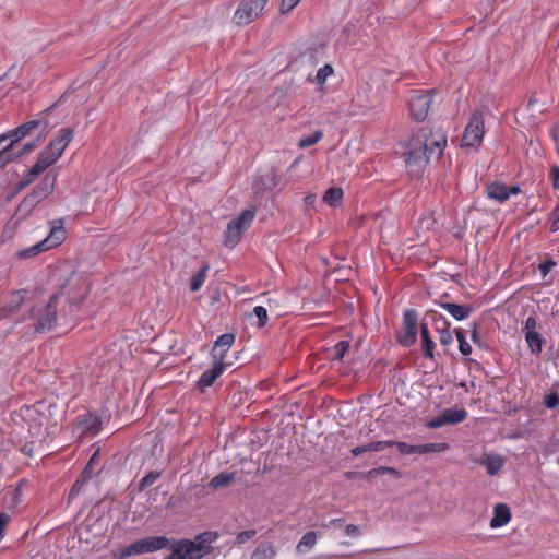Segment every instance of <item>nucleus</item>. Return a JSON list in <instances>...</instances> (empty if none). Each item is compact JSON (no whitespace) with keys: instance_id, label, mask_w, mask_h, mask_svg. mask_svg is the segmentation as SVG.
I'll return each instance as SVG.
<instances>
[{"instance_id":"21","label":"nucleus","mask_w":559,"mask_h":559,"mask_svg":"<svg viewBox=\"0 0 559 559\" xmlns=\"http://www.w3.org/2000/svg\"><path fill=\"white\" fill-rule=\"evenodd\" d=\"M474 462L484 466L491 476L497 475L503 466V459L499 454H485L483 459Z\"/></svg>"},{"instance_id":"48","label":"nucleus","mask_w":559,"mask_h":559,"mask_svg":"<svg viewBox=\"0 0 559 559\" xmlns=\"http://www.w3.org/2000/svg\"><path fill=\"white\" fill-rule=\"evenodd\" d=\"M39 157L48 163L51 166L55 162L58 160L59 156H57L51 150L46 147L40 154Z\"/></svg>"},{"instance_id":"28","label":"nucleus","mask_w":559,"mask_h":559,"mask_svg":"<svg viewBox=\"0 0 559 559\" xmlns=\"http://www.w3.org/2000/svg\"><path fill=\"white\" fill-rule=\"evenodd\" d=\"M317 538H318L317 532H314V531L307 532L300 538V540L298 542V544L296 546L297 552L304 554V552L312 549L317 544Z\"/></svg>"},{"instance_id":"49","label":"nucleus","mask_w":559,"mask_h":559,"mask_svg":"<svg viewBox=\"0 0 559 559\" xmlns=\"http://www.w3.org/2000/svg\"><path fill=\"white\" fill-rule=\"evenodd\" d=\"M556 265L557 263L552 259H547L538 265V270L543 277H545Z\"/></svg>"},{"instance_id":"12","label":"nucleus","mask_w":559,"mask_h":559,"mask_svg":"<svg viewBox=\"0 0 559 559\" xmlns=\"http://www.w3.org/2000/svg\"><path fill=\"white\" fill-rule=\"evenodd\" d=\"M57 175L53 171H49L45 175L39 183L29 192L34 198L38 199L39 202L48 198L56 185Z\"/></svg>"},{"instance_id":"53","label":"nucleus","mask_w":559,"mask_h":559,"mask_svg":"<svg viewBox=\"0 0 559 559\" xmlns=\"http://www.w3.org/2000/svg\"><path fill=\"white\" fill-rule=\"evenodd\" d=\"M549 176L551 179L552 188L555 190H559V166L558 165H555L550 168Z\"/></svg>"},{"instance_id":"63","label":"nucleus","mask_w":559,"mask_h":559,"mask_svg":"<svg viewBox=\"0 0 559 559\" xmlns=\"http://www.w3.org/2000/svg\"><path fill=\"white\" fill-rule=\"evenodd\" d=\"M350 452L354 456H359L366 452V449L364 448V445H358L353 448Z\"/></svg>"},{"instance_id":"18","label":"nucleus","mask_w":559,"mask_h":559,"mask_svg":"<svg viewBox=\"0 0 559 559\" xmlns=\"http://www.w3.org/2000/svg\"><path fill=\"white\" fill-rule=\"evenodd\" d=\"M72 139L73 130L71 128H62L59 131V136L52 140L47 147L60 157Z\"/></svg>"},{"instance_id":"61","label":"nucleus","mask_w":559,"mask_h":559,"mask_svg":"<svg viewBox=\"0 0 559 559\" xmlns=\"http://www.w3.org/2000/svg\"><path fill=\"white\" fill-rule=\"evenodd\" d=\"M471 338H472L474 344L480 345V336H479L476 323L474 324V328H473V331H472V334H471Z\"/></svg>"},{"instance_id":"27","label":"nucleus","mask_w":559,"mask_h":559,"mask_svg":"<svg viewBox=\"0 0 559 559\" xmlns=\"http://www.w3.org/2000/svg\"><path fill=\"white\" fill-rule=\"evenodd\" d=\"M235 342V335L233 333H225L218 336L215 342L214 350L219 349V361H223L227 350Z\"/></svg>"},{"instance_id":"39","label":"nucleus","mask_w":559,"mask_h":559,"mask_svg":"<svg viewBox=\"0 0 559 559\" xmlns=\"http://www.w3.org/2000/svg\"><path fill=\"white\" fill-rule=\"evenodd\" d=\"M428 316L432 319L436 331H439V329L442 328L449 329L451 325L450 322L441 313H438L437 311H429Z\"/></svg>"},{"instance_id":"59","label":"nucleus","mask_w":559,"mask_h":559,"mask_svg":"<svg viewBox=\"0 0 559 559\" xmlns=\"http://www.w3.org/2000/svg\"><path fill=\"white\" fill-rule=\"evenodd\" d=\"M83 486L80 485L78 481H75L72 486V488L70 489V492H69V501L75 499L78 497V495L81 492Z\"/></svg>"},{"instance_id":"9","label":"nucleus","mask_w":559,"mask_h":559,"mask_svg":"<svg viewBox=\"0 0 559 559\" xmlns=\"http://www.w3.org/2000/svg\"><path fill=\"white\" fill-rule=\"evenodd\" d=\"M418 313L415 309H407L403 313L402 331L397 334L399 343L404 347L414 345L417 341Z\"/></svg>"},{"instance_id":"37","label":"nucleus","mask_w":559,"mask_h":559,"mask_svg":"<svg viewBox=\"0 0 559 559\" xmlns=\"http://www.w3.org/2000/svg\"><path fill=\"white\" fill-rule=\"evenodd\" d=\"M322 136H323L322 131H320V130L314 131L309 136L300 139L299 147L306 148V147L312 146V145L317 144L322 139Z\"/></svg>"},{"instance_id":"14","label":"nucleus","mask_w":559,"mask_h":559,"mask_svg":"<svg viewBox=\"0 0 559 559\" xmlns=\"http://www.w3.org/2000/svg\"><path fill=\"white\" fill-rule=\"evenodd\" d=\"M519 192L520 188L518 186L508 187L500 182H492L487 187L488 198L498 202H504L510 198L511 194H518Z\"/></svg>"},{"instance_id":"2","label":"nucleus","mask_w":559,"mask_h":559,"mask_svg":"<svg viewBox=\"0 0 559 559\" xmlns=\"http://www.w3.org/2000/svg\"><path fill=\"white\" fill-rule=\"evenodd\" d=\"M447 145V134L441 128H420L409 140L405 163L408 173L418 176L430 157H440Z\"/></svg>"},{"instance_id":"32","label":"nucleus","mask_w":559,"mask_h":559,"mask_svg":"<svg viewBox=\"0 0 559 559\" xmlns=\"http://www.w3.org/2000/svg\"><path fill=\"white\" fill-rule=\"evenodd\" d=\"M209 269H210L209 264L205 263L202 265L200 271L191 277V281H190L191 292H198L202 287Z\"/></svg>"},{"instance_id":"52","label":"nucleus","mask_w":559,"mask_h":559,"mask_svg":"<svg viewBox=\"0 0 559 559\" xmlns=\"http://www.w3.org/2000/svg\"><path fill=\"white\" fill-rule=\"evenodd\" d=\"M300 0H282L280 11L282 14L290 12Z\"/></svg>"},{"instance_id":"34","label":"nucleus","mask_w":559,"mask_h":559,"mask_svg":"<svg viewBox=\"0 0 559 559\" xmlns=\"http://www.w3.org/2000/svg\"><path fill=\"white\" fill-rule=\"evenodd\" d=\"M455 335L459 341V349L462 355L467 356L472 353V346L466 341L464 330L461 328L455 329Z\"/></svg>"},{"instance_id":"30","label":"nucleus","mask_w":559,"mask_h":559,"mask_svg":"<svg viewBox=\"0 0 559 559\" xmlns=\"http://www.w3.org/2000/svg\"><path fill=\"white\" fill-rule=\"evenodd\" d=\"M235 473H219L211 479L209 487L212 489L227 487L235 480Z\"/></svg>"},{"instance_id":"45","label":"nucleus","mask_w":559,"mask_h":559,"mask_svg":"<svg viewBox=\"0 0 559 559\" xmlns=\"http://www.w3.org/2000/svg\"><path fill=\"white\" fill-rule=\"evenodd\" d=\"M549 221L551 223L550 230L556 233L559 230V204L549 213Z\"/></svg>"},{"instance_id":"55","label":"nucleus","mask_w":559,"mask_h":559,"mask_svg":"<svg viewBox=\"0 0 559 559\" xmlns=\"http://www.w3.org/2000/svg\"><path fill=\"white\" fill-rule=\"evenodd\" d=\"M49 167L48 163L41 159L39 156L36 160V163L33 165V174L40 175Z\"/></svg>"},{"instance_id":"36","label":"nucleus","mask_w":559,"mask_h":559,"mask_svg":"<svg viewBox=\"0 0 559 559\" xmlns=\"http://www.w3.org/2000/svg\"><path fill=\"white\" fill-rule=\"evenodd\" d=\"M160 475L162 474L158 471H151L140 480L139 491H143L147 487L152 486L160 477Z\"/></svg>"},{"instance_id":"33","label":"nucleus","mask_w":559,"mask_h":559,"mask_svg":"<svg viewBox=\"0 0 559 559\" xmlns=\"http://www.w3.org/2000/svg\"><path fill=\"white\" fill-rule=\"evenodd\" d=\"M366 475L367 477L369 478H372L374 476H378V475H390L394 478H399L400 477V472L393 467H389V466H380V467H377V468H372L368 472H366Z\"/></svg>"},{"instance_id":"57","label":"nucleus","mask_w":559,"mask_h":559,"mask_svg":"<svg viewBox=\"0 0 559 559\" xmlns=\"http://www.w3.org/2000/svg\"><path fill=\"white\" fill-rule=\"evenodd\" d=\"M201 534L207 547H212L211 544H213L218 538V534L216 532H203Z\"/></svg>"},{"instance_id":"60","label":"nucleus","mask_w":559,"mask_h":559,"mask_svg":"<svg viewBox=\"0 0 559 559\" xmlns=\"http://www.w3.org/2000/svg\"><path fill=\"white\" fill-rule=\"evenodd\" d=\"M38 176V174H33V168H31L22 180H24L25 183L29 186Z\"/></svg>"},{"instance_id":"17","label":"nucleus","mask_w":559,"mask_h":559,"mask_svg":"<svg viewBox=\"0 0 559 559\" xmlns=\"http://www.w3.org/2000/svg\"><path fill=\"white\" fill-rule=\"evenodd\" d=\"M72 139L73 130L71 128H62L59 131V136L52 140L47 147L60 157Z\"/></svg>"},{"instance_id":"1","label":"nucleus","mask_w":559,"mask_h":559,"mask_svg":"<svg viewBox=\"0 0 559 559\" xmlns=\"http://www.w3.org/2000/svg\"><path fill=\"white\" fill-rule=\"evenodd\" d=\"M90 290V284L82 276L72 275L52 294L47 302L37 304L29 310L35 332L43 333L58 325L69 323L79 312Z\"/></svg>"},{"instance_id":"24","label":"nucleus","mask_w":559,"mask_h":559,"mask_svg":"<svg viewBox=\"0 0 559 559\" xmlns=\"http://www.w3.org/2000/svg\"><path fill=\"white\" fill-rule=\"evenodd\" d=\"M511 519L510 508L504 503H498L493 509V516L490 520L492 528L506 525Z\"/></svg>"},{"instance_id":"47","label":"nucleus","mask_w":559,"mask_h":559,"mask_svg":"<svg viewBox=\"0 0 559 559\" xmlns=\"http://www.w3.org/2000/svg\"><path fill=\"white\" fill-rule=\"evenodd\" d=\"M255 534H257L255 530L242 531L237 534L236 540L238 544H245L248 540H250L251 538H253L255 536Z\"/></svg>"},{"instance_id":"50","label":"nucleus","mask_w":559,"mask_h":559,"mask_svg":"<svg viewBox=\"0 0 559 559\" xmlns=\"http://www.w3.org/2000/svg\"><path fill=\"white\" fill-rule=\"evenodd\" d=\"M39 141H40V138H38L36 141L26 143L20 152L13 153L14 158H17L24 154L33 152L37 147Z\"/></svg>"},{"instance_id":"7","label":"nucleus","mask_w":559,"mask_h":559,"mask_svg":"<svg viewBox=\"0 0 559 559\" xmlns=\"http://www.w3.org/2000/svg\"><path fill=\"white\" fill-rule=\"evenodd\" d=\"M269 0H240L234 16L233 22L237 26H245L257 20Z\"/></svg>"},{"instance_id":"56","label":"nucleus","mask_w":559,"mask_h":559,"mask_svg":"<svg viewBox=\"0 0 559 559\" xmlns=\"http://www.w3.org/2000/svg\"><path fill=\"white\" fill-rule=\"evenodd\" d=\"M97 460V452H95L91 459L88 460L87 464L85 465L84 469L82 471V473H87L88 476H93V473H94V464Z\"/></svg>"},{"instance_id":"15","label":"nucleus","mask_w":559,"mask_h":559,"mask_svg":"<svg viewBox=\"0 0 559 559\" xmlns=\"http://www.w3.org/2000/svg\"><path fill=\"white\" fill-rule=\"evenodd\" d=\"M225 364L218 361L213 368L205 370L197 382V386L201 392H204L207 388L212 386L215 380L224 372Z\"/></svg>"},{"instance_id":"16","label":"nucleus","mask_w":559,"mask_h":559,"mask_svg":"<svg viewBox=\"0 0 559 559\" xmlns=\"http://www.w3.org/2000/svg\"><path fill=\"white\" fill-rule=\"evenodd\" d=\"M72 139L73 130L71 128H62L59 131V136L52 140L47 147L60 157Z\"/></svg>"},{"instance_id":"64","label":"nucleus","mask_w":559,"mask_h":559,"mask_svg":"<svg viewBox=\"0 0 559 559\" xmlns=\"http://www.w3.org/2000/svg\"><path fill=\"white\" fill-rule=\"evenodd\" d=\"M343 524H344L343 519H332L329 522V526H333V527H341V526H343Z\"/></svg>"},{"instance_id":"8","label":"nucleus","mask_w":559,"mask_h":559,"mask_svg":"<svg viewBox=\"0 0 559 559\" xmlns=\"http://www.w3.org/2000/svg\"><path fill=\"white\" fill-rule=\"evenodd\" d=\"M485 134L484 116L481 111L475 110L465 127L462 143L464 146L478 147Z\"/></svg>"},{"instance_id":"23","label":"nucleus","mask_w":559,"mask_h":559,"mask_svg":"<svg viewBox=\"0 0 559 559\" xmlns=\"http://www.w3.org/2000/svg\"><path fill=\"white\" fill-rule=\"evenodd\" d=\"M27 290H15L11 294L10 300L0 308V320L7 318L10 313L15 311L24 301Z\"/></svg>"},{"instance_id":"51","label":"nucleus","mask_w":559,"mask_h":559,"mask_svg":"<svg viewBox=\"0 0 559 559\" xmlns=\"http://www.w3.org/2000/svg\"><path fill=\"white\" fill-rule=\"evenodd\" d=\"M537 329V320L534 316H530L525 322H524V326H523V332L524 334L528 333V332H535Z\"/></svg>"},{"instance_id":"35","label":"nucleus","mask_w":559,"mask_h":559,"mask_svg":"<svg viewBox=\"0 0 559 559\" xmlns=\"http://www.w3.org/2000/svg\"><path fill=\"white\" fill-rule=\"evenodd\" d=\"M449 445L448 443H426L417 445V453L418 454H425V453H431V452H442L448 450Z\"/></svg>"},{"instance_id":"11","label":"nucleus","mask_w":559,"mask_h":559,"mask_svg":"<svg viewBox=\"0 0 559 559\" xmlns=\"http://www.w3.org/2000/svg\"><path fill=\"white\" fill-rule=\"evenodd\" d=\"M467 417L464 408H445L442 413L427 423L431 429L440 428L444 425H455L462 423Z\"/></svg>"},{"instance_id":"26","label":"nucleus","mask_w":559,"mask_h":559,"mask_svg":"<svg viewBox=\"0 0 559 559\" xmlns=\"http://www.w3.org/2000/svg\"><path fill=\"white\" fill-rule=\"evenodd\" d=\"M525 341L527 346L533 355H539L542 353L543 346L545 344V338L535 332H528L525 334Z\"/></svg>"},{"instance_id":"58","label":"nucleus","mask_w":559,"mask_h":559,"mask_svg":"<svg viewBox=\"0 0 559 559\" xmlns=\"http://www.w3.org/2000/svg\"><path fill=\"white\" fill-rule=\"evenodd\" d=\"M345 533L348 536L356 537L360 535V528L357 525L348 524L345 526Z\"/></svg>"},{"instance_id":"41","label":"nucleus","mask_w":559,"mask_h":559,"mask_svg":"<svg viewBox=\"0 0 559 559\" xmlns=\"http://www.w3.org/2000/svg\"><path fill=\"white\" fill-rule=\"evenodd\" d=\"M333 73V68L331 64H325L322 68H320L316 74V83L322 85L325 83L328 76H330Z\"/></svg>"},{"instance_id":"42","label":"nucleus","mask_w":559,"mask_h":559,"mask_svg":"<svg viewBox=\"0 0 559 559\" xmlns=\"http://www.w3.org/2000/svg\"><path fill=\"white\" fill-rule=\"evenodd\" d=\"M253 314L258 318V325L260 328H263L267 323V310L264 307H254Z\"/></svg>"},{"instance_id":"44","label":"nucleus","mask_w":559,"mask_h":559,"mask_svg":"<svg viewBox=\"0 0 559 559\" xmlns=\"http://www.w3.org/2000/svg\"><path fill=\"white\" fill-rule=\"evenodd\" d=\"M439 333L440 344L443 346L450 345L453 342L452 332L449 329L442 328L437 331Z\"/></svg>"},{"instance_id":"5","label":"nucleus","mask_w":559,"mask_h":559,"mask_svg":"<svg viewBox=\"0 0 559 559\" xmlns=\"http://www.w3.org/2000/svg\"><path fill=\"white\" fill-rule=\"evenodd\" d=\"M64 239L66 229L62 225V221H59V224L51 227L49 235L44 240L19 251L17 257L20 259H29L36 257L44 251L58 247L64 241Z\"/></svg>"},{"instance_id":"29","label":"nucleus","mask_w":559,"mask_h":559,"mask_svg":"<svg viewBox=\"0 0 559 559\" xmlns=\"http://www.w3.org/2000/svg\"><path fill=\"white\" fill-rule=\"evenodd\" d=\"M39 203L40 202L38 201V199L34 198L31 193H28L19 204L17 214H20L22 217H27Z\"/></svg>"},{"instance_id":"4","label":"nucleus","mask_w":559,"mask_h":559,"mask_svg":"<svg viewBox=\"0 0 559 559\" xmlns=\"http://www.w3.org/2000/svg\"><path fill=\"white\" fill-rule=\"evenodd\" d=\"M170 539L166 536H150L145 537L139 540H135L134 543L130 544L129 546L124 547L120 550L119 558L126 559L131 556H139L143 554H150L154 552L156 550H160L164 548L170 547Z\"/></svg>"},{"instance_id":"25","label":"nucleus","mask_w":559,"mask_h":559,"mask_svg":"<svg viewBox=\"0 0 559 559\" xmlns=\"http://www.w3.org/2000/svg\"><path fill=\"white\" fill-rule=\"evenodd\" d=\"M420 336H421V349L423 354L426 358L433 359V348L436 346L435 342L431 340L428 331V325L426 322H421L420 324Z\"/></svg>"},{"instance_id":"46","label":"nucleus","mask_w":559,"mask_h":559,"mask_svg":"<svg viewBox=\"0 0 559 559\" xmlns=\"http://www.w3.org/2000/svg\"><path fill=\"white\" fill-rule=\"evenodd\" d=\"M400 453L402 454H414V453H417V445H411V444H407L406 442H394V444Z\"/></svg>"},{"instance_id":"6","label":"nucleus","mask_w":559,"mask_h":559,"mask_svg":"<svg viewBox=\"0 0 559 559\" xmlns=\"http://www.w3.org/2000/svg\"><path fill=\"white\" fill-rule=\"evenodd\" d=\"M254 216L255 210L247 209L238 217L231 219L225 230L224 245L229 248L235 247L240 241L243 230L251 225Z\"/></svg>"},{"instance_id":"13","label":"nucleus","mask_w":559,"mask_h":559,"mask_svg":"<svg viewBox=\"0 0 559 559\" xmlns=\"http://www.w3.org/2000/svg\"><path fill=\"white\" fill-rule=\"evenodd\" d=\"M41 124L43 131H45L48 127V122L44 119V117L21 124L20 127L10 132L11 143L9 145H11L12 147L14 143L22 140L24 136L29 134L32 130L39 128Z\"/></svg>"},{"instance_id":"22","label":"nucleus","mask_w":559,"mask_h":559,"mask_svg":"<svg viewBox=\"0 0 559 559\" xmlns=\"http://www.w3.org/2000/svg\"><path fill=\"white\" fill-rule=\"evenodd\" d=\"M439 306L448 311L455 320L462 321L467 319L473 312V308L467 305H457L454 302H439Z\"/></svg>"},{"instance_id":"19","label":"nucleus","mask_w":559,"mask_h":559,"mask_svg":"<svg viewBox=\"0 0 559 559\" xmlns=\"http://www.w3.org/2000/svg\"><path fill=\"white\" fill-rule=\"evenodd\" d=\"M72 139L73 130L71 128H62L59 131V136L52 140L47 147L60 157Z\"/></svg>"},{"instance_id":"20","label":"nucleus","mask_w":559,"mask_h":559,"mask_svg":"<svg viewBox=\"0 0 559 559\" xmlns=\"http://www.w3.org/2000/svg\"><path fill=\"white\" fill-rule=\"evenodd\" d=\"M78 428L82 433L95 436L102 429V419L97 415L87 414L79 421Z\"/></svg>"},{"instance_id":"62","label":"nucleus","mask_w":559,"mask_h":559,"mask_svg":"<svg viewBox=\"0 0 559 559\" xmlns=\"http://www.w3.org/2000/svg\"><path fill=\"white\" fill-rule=\"evenodd\" d=\"M92 477L87 475V473H81L79 478L75 480L80 485L84 486Z\"/></svg>"},{"instance_id":"40","label":"nucleus","mask_w":559,"mask_h":559,"mask_svg":"<svg viewBox=\"0 0 559 559\" xmlns=\"http://www.w3.org/2000/svg\"><path fill=\"white\" fill-rule=\"evenodd\" d=\"M348 348H349L348 341H340L338 343H336L332 349L333 359L341 360L345 356Z\"/></svg>"},{"instance_id":"3","label":"nucleus","mask_w":559,"mask_h":559,"mask_svg":"<svg viewBox=\"0 0 559 559\" xmlns=\"http://www.w3.org/2000/svg\"><path fill=\"white\" fill-rule=\"evenodd\" d=\"M169 550L171 552L164 559H202L211 552L212 547H207L202 534H198L193 539L182 538L174 542Z\"/></svg>"},{"instance_id":"31","label":"nucleus","mask_w":559,"mask_h":559,"mask_svg":"<svg viewBox=\"0 0 559 559\" xmlns=\"http://www.w3.org/2000/svg\"><path fill=\"white\" fill-rule=\"evenodd\" d=\"M343 194L342 188L332 187L325 191L323 201L331 206H336L341 203Z\"/></svg>"},{"instance_id":"54","label":"nucleus","mask_w":559,"mask_h":559,"mask_svg":"<svg viewBox=\"0 0 559 559\" xmlns=\"http://www.w3.org/2000/svg\"><path fill=\"white\" fill-rule=\"evenodd\" d=\"M545 405L552 409L559 405V395L557 393H550L545 397Z\"/></svg>"},{"instance_id":"38","label":"nucleus","mask_w":559,"mask_h":559,"mask_svg":"<svg viewBox=\"0 0 559 559\" xmlns=\"http://www.w3.org/2000/svg\"><path fill=\"white\" fill-rule=\"evenodd\" d=\"M394 441H374L364 444L366 452H379L393 447Z\"/></svg>"},{"instance_id":"43","label":"nucleus","mask_w":559,"mask_h":559,"mask_svg":"<svg viewBox=\"0 0 559 559\" xmlns=\"http://www.w3.org/2000/svg\"><path fill=\"white\" fill-rule=\"evenodd\" d=\"M11 145H7L0 151V169L14 159V154L10 152Z\"/></svg>"},{"instance_id":"10","label":"nucleus","mask_w":559,"mask_h":559,"mask_svg":"<svg viewBox=\"0 0 559 559\" xmlns=\"http://www.w3.org/2000/svg\"><path fill=\"white\" fill-rule=\"evenodd\" d=\"M433 90L427 92H416L409 100L411 117L417 121H424L429 112L432 103Z\"/></svg>"}]
</instances>
